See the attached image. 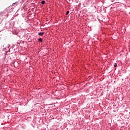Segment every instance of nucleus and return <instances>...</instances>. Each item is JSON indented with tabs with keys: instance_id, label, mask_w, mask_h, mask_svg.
I'll return each instance as SVG.
<instances>
[{
	"instance_id": "obj_1",
	"label": "nucleus",
	"mask_w": 130,
	"mask_h": 130,
	"mask_svg": "<svg viewBox=\"0 0 130 130\" xmlns=\"http://www.w3.org/2000/svg\"><path fill=\"white\" fill-rule=\"evenodd\" d=\"M43 34H44V32H40L38 34V35H39L40 36H42V35H43Z\"/></svg>"
},
{
	"instance_id": "obj_2",
	"label": "nucleus",
	"mask_w": 130,
	"mask_h": 130,
	"mask_svg": "<svg viewBox=\"0 0 130 130\" xmlns=\"http://www.w3.org/2000/svg\"><path fill=\"white\" fill-rule=\"evenodd\" d=\"M42 5H45V1H42L41 2Z\"/></svg>"
},
{
	"instance_id": "obj_3",
	"label": "nucleus",
	"mask_w": 130,
	"mask_h": 130,
	"mask_svg": "<svg viewBox=\"0 0 130 130\" xmlns=\"http://www.w3.org/2000/svg\"><path fill=\"white\" fill-rule=\"evenodd\" d=\"M42 38H39V39H38V41H39L40 42H42Z\"/></svg>"
},
{
	"instance_id": "obj_4",
	"label": "nucleus",
	"mask_w": 130,
	"mask_h": 130,
	"mask_svg": "<svg viewBox=\"0 0 130 130\" xmlns=\"http://www.w3.org/2000/svg\"><path fill=\"white\" fill-rule=\"evenodd\" d=\"M114 68H116L117 67V64L116 63L114 65Z\"/></svg>"
},
{
	"instance_id": "obj_5",
	"label": "nucleus",
	"mask_w": 130,
	"mask_h": 130,
	"mask_svg": "<svg viewBox=\"0 0 130 130\" xmlns=\"http://www.w3.org/2000/svg\"><path fill=\"white\" fill-rule=\"evenodd\" d=\"M69 14H70V12L69 11H67L66 12V15H69Z\"/></svg>"
},
{
	"instance_id": "obj_6",
	"label": "nucleus",
	"mask_w": 130,
	"mask_h": 130,
	"mask_svg": "<svg viewBox=\"0 0 130 130\" xmlns=\"http://www.w3.org/2000/svg\"><path fill=\"white\" fill-rule=\"evenodd\" d=\"M15 5H16V3H13L12 5V7H14V6H15Z\"/></svg>"
},
{
	"instance_id": "obj_7",
	"label": "nucleus",
	"mask_w": 130,
	"mask_h": 130,
	"mask_svg": "<svg viewBox=\"0 0 130 130\" xmlns=\"http://www.w3.org/2000/svg\"><path fill=\"white\" fill-rule=\"evenodd\" d=\"M11 6H9V7L7 8V9H9L10 8Z\"/></svg>"
}]
</instances>
